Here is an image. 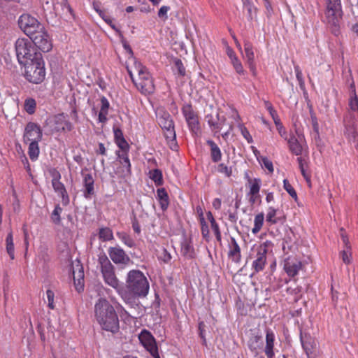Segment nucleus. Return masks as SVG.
Instances as JSON below:
<instances>
[{
  "instance_id": "c85d7f7f",
  "label": "nucleus",
  "mask_w": 358,
  "mask_h": 358,
  "mask_svg": "<svg viewBox=\"0 0 358 358\" xmlns=\"http://www.w3.org/2000/svg\"><path fill=\"white\" fill-rule=\"evenodd\" d=\"M210 149V157L213 162H218L222 159V152L218 145L212 140L206 141Z\"/></svg>"
},
{
  "instance_id": "c03bdc74",
  "label": "nucleus",
  "mask_w": 358,
  "mask_h": 358,
  "mask_svg": "<svg viewBox=\"0 0 358 358\" xmlns=\"http://www.w3.org/2000/svg\"><path fill=\"white\" fill-rule=\"evenodd\" d=\"M301 343L307 356L310 357V355L313 353V351L314 341L312 340V338H310L306 340L301 339Z\"/></svg>"
},
{
  "instance_id": "6e6d98bb",
  "label": "nucleus",
  "mask_w": 358,
  "mask_h": 358,
  "mask_svg": "<svg viewBox=\"0 0 358 358\" xmlns=\"http://www.w3.org/2000/svg\"><path fill=\"white\" fill-rule=\"evenodd\" d=\"M235 70V71L241 75L244 76L246 73V71L244 70L243 64L240 59H238L236 62H234L231 64Z\"/></svg>"
},
{
  "instance_id": "13d9d810",
  "label": "nucleus",
  "mask_w": 358,
  "mask_h": 358,
  "mask_svg": "<svg viewBox=\"0 0 358 358\" xmlns=\"http://www.w3.org/2000/svg\"><path fill=\"white\" fill-rule=\"evenodd\" d=\"M310 113L313 132H317V130H320L317 118L312 110L310 111Z\"/></svg>"
},
{
  "instance_id": "9d476101",
  "label": "nucleus",
  "mask_w": 358,
  "mask_h": 358,
  "mask_svg": "<svg viewBox=\"0 0 358 358\" xmlns=\"http://www.w3.org/2000/svg\"><path fill=\"white\" fill-rule=\"evenodd\" d=\"M29 39L36 47L43 52H48L52 48V41L44 27L29 36Z\"/></svg>"
},
{
  "instance_id": "a19ab883",
  "label": "nucleus",
  "mask_w": 358,
  "mask_h": 358,
  "mask_svg": "<svg viewBox=\"0 0 358 358\" xmlns=\"http://www.w3.org/2000/svg\"><path fill=\"white\" fill-rule=\"evenodd\" d=\"M297 161L299 163V166L300 169V171L301 172L302 176H303L304 179L307 182V183L310 185V175L306 172L305 166H306V161L302 158V157H298Z\"/></svg>"
},
{
  "instance_id": "bb28decb",
  "label": "nucleus",
  "mask_w": 358,
  "mask_h": 358,
  "mask_svg": "<svg viewBox=\"0 0 358 358\" xmlns=\"http://www.w3.org/2000/svg\"><path fill=\"white\" fill-rule=\"evenodd\" d=\"M119 295L121 296L122 299L124 301L125 303L128 304L131 307H134L137 306L136 298H138L137 296L134 295L131 292L122 288L121 286L116 289Z\"/></svg>"
},
{
  "instance_id": "603ef678",
  "label": "nucleus",
  "mask_w": 358,
  "mask_h": 358,
  "mask_svg": "<svg viewBox=\"0 0 358 358\" xmlns=\"http://www.w3.org/2000/svg\"><path fill=\"white\" fill-rule=\"evenodd\" d=\"M258 162L261 164L262 166L266 169L269 171V173H271L273 172V163L267 157H261V159Z\"/></svg>"
},
{
  "instance_id": "c9c22d12",
  "label": "nucleus",
  "mask_w": 358,
  "mask_h": 358,
  "mask_svg": "<svg viewBox=\"0 0 358 358\" xmlns=\"http://www.w3.org/2000/svg\"><path fill=\"white\" fill-rule=\"evenodd\" d=\"M40 150L38 143L31 142L29 145L28 155L32 161H36L39 155Z\"/></svg>"
},
{
  "instance_id": "0eeeda50",
  "label": "nucleus",
  "mask_w": 358,
  "mask_h": 358,
  "mask_svg": "<svg viewBox=\"0 0 358 358\" xmlns=\"http://www.w3.org/2000/svg\"><path fill=\"white\" fill-rule=\"evenodd\" d=\"M324 22L333 29L336 34L339 27V22L343 16L341 2H326Z\"/></svg>"
},
{
  "instance_id": "a211bd4d",
  "label": "nucleus",
  "mask_w": 358,
  "mask_h": 358,
  "mask_svg": "<svg viewBox=\"0 0 358 358\" xmlns=\"http://www.w3.org/2000/svg\"><path fill=\"white\" fill-rule=\"evenodd\" d=\"M139 340L143 346L150 352L153 357L159 358L155 338L148 331L143 330L139 335Z\"/></svg>"
},
{
  "instance_id": "f704fd0d",
  "label": "nucleus",
  "mask_w": 358,
  "mask_h": 358,
  "mask_svg": "<svg viewBox=\"0 0 358 358\" xmlns=\"http://www.w3.org/2000/svg\"><path fill=\"white\" fill-rule=\"evenodd\" d=\"M164 131V136L166 138V140L170 143V147L172 150H175V148L177 147L176 139V131L174 129V126L171 128L165 129Z\"/></svg>"
},
{
  "instance_id": "58836bf2",
  "label": "nucleus",
  "mask_w": 358,
  "mask_h": 358,
  "mask_svg": "<svg viewBox=\"0 0 358 358\" xmlns=\"http://www.w3.org/2000/svg\"><path fill=\"white\" fill-rule=\"evenodd\" d=\"M99 238L102 241H108L113 239L112 230L108 227H101L99 229Z\"/></svg>"
},
{
  "instance_id": "aec40b11",
  "label": "nucleus",
  "mask_w": 358,
  "mask_h": 358,
  "mask_svg": "<svg viewBox=\"0 0 358 358\" xmlns=\"http://www.w3.org/2000/svg\"><path fill=\"white\" fill-rule=\"evenodd\" d=\"M275 334L271 329H267L266 330V344L264 348L262 350L264 352L267 358H274L275 357Z\"/></svg>"
},
{
  "instance_id": "f03ea898",
  "label": "nucleus",
  "mask_w": 358,
  "mask_h": 358,
  "mask_svg": "<svg viewBox=\"0 0 358 358\" xmlns=\"http://www.w3.org/2000/svg\"><path fill=\"white\" fill-rule=\"evenodd\" d=\"M129 76L136 87L143 94H151L154 92L155 85L152 78L147 68L141 62L135 61L134 67L128 69Z\"/></svg>"
},
{
  "instance_id": "4d7b16f0",
  "label": "nucleus",
  "mask_w": 358,
  "mask_h": 358,
  "mask_svg": "<svg viewBox=\"0 0 358 358\" xmlns=\"http://www.w3.org/2000/svg\"><path fill=\"white\" fill-rule=\"evenodd\" d=\"M117 145L121 149L122 152H127L129 150V144L124 138L115 141Z\"/></svg>"
},
{
  "instance_id": "052dcab7",
  "label": "nucleus",
  "mask_w": 358,
  "mask_h": 358,
  "mask_svg": "<svg viewBox=\"0 0 358 358\" xmlns=\"http://www.w3.org/2000/svg\"><path fill=\"white\" fill-rule=\"evenodd\" d=\"M211 228L215 235L216 239L218 241H221L222 237H221V232L220 231L219 225L218 224L215 222L213 223H211Z\"/></svg>"
},
{
  "instance_id": "9b49d317",
  "label": "nucleus",
  "mask_w": 358,
  "mask_h": 358,
  "mask_svg": "<svg viewBox=\"0 0 358 358\" xmlns=\"http://www.w3.org/2000/svg\"><path fill=\"white\" fill-rule=\"evenodd\" d=\"M18 23L20 29L29 37L43 27V25L37 19L29 14L22 15L19 18Z\"/></svg>"
},
{
  "instance_id": "a18cd8bd",
  "label": "nucleus",
  "mask_w": 358,
  "mask_h": 358,
  "mask_svg": "<svg viewBox=\"0 0 358 358\" xmlns=\"http://www.w3.org/2000/svg\"><path fill=\"white\" fill-rule=\"evenodd\" d=\"M150 178L155 182L156 185H159L162 183V173L159 169H154L150 171Z\"/></svg>"
},
{
  "instance_id": "4be33fe9",
  "label": "nucleus",
  "mask_w": 358,
  "mask_h": 358,
  "mask_svg": "<svg viewBox=\"0 0 358 358\" xmlns=\"http://www.w3.org/2000/svg\"><path fill=\"white\" fill-rule=\"evenodd\" d=\"M244 51H245V57L247 61L248 67L250 70L252 71L254 76L256 75V66L255 63V54L253 51V47L250 42L245 41L244 43Z\"/></svg>"
},
{
  "instance_id": "ddd939ff",
  "label": "nucleus",
  "mask_w": 358,
  "mask_h": 358,
  "mask_svg": "<svg viewBox=\"0 0 358 358\" xmlns=\"http://www.w3.org/2000/svg\"><path fill=\"white\" fill-rule=\"evenodd\" d=\"M295 131L297 136L291 134L287 139V143L293 154L301 155L306 147V143H303L304 136L299 129H296Z\"/></svg>"
},
{
  "instance_id": "37998d69",
  "label": "nucleus",
  "mask_w": 358,
  "mask_h": 358,
  "mask_svg": "<svg viewBox=\"0 0 358 358\" xmlns=\"http://www.w3.org/2000/svg\"><path fill=\"white\" fill-rule=\"evenodd\" d=\"M200 223H201V234H202V236L203 238L206 240V241H208L209 240V234H210V231H209V228H208V226L203 217V213L201 211V218H200Z\"/></svg>"
},
{
  "instance_id": "864d4df0",
  "label": "nucleus",
  "mask_w": 358,
  "mask_h": 358,
  "mask_svg": "<svg viewBox=\"0 0 358 358\" xmlns=\"http://www.w3.org/2000/svg\"><path fill=\"white\" fill-rule=\"evenodd\" d=\"M276 210L273 207H269L267 210L266 218V220L267 222L271 224H275L277 222L275 217L276 215Z\"/></svg>"
},
{
  "instance_id": "b1692460",
  "label": "nucleus",
  "mask_w": 358,
  "mask_h": 358,
  "mask_svg": "<svg viewBox=\"0 0 358 358\" xmlns=\"http://www.w3.org/2000/svg\"><path fill=\"white\" fill-rule=\"evenodd\" d=\"M228 257L235 263H239L241 259V248L234 237H231L229 242Z\"/></svg>"
},
{
  "instance_id": "5701e85b",
  "label": "nucleus",
  "mask_w": 358,
  "mask_h": 358,
  "mask_svg": "<svg viewBox=\"0 0 358 358\" xmlns=\"http://www.w3.org/2000/svg\"><path fill=\"white\" fill-rule=\"evenodd\" d=\"M83 195L88 199L94 193V180L91 173H83Z\"/></svg>"
},
{
  "instance_id": "f3484780",
  "label": "nucleus",
  "mask_w": 358,
  "mask_h": 358,
  "mask_svg": "<svg viewBox=\"0 0 358 358\" xmlns=\"http://www.w3.org/2000/svg\"><path fill=\"white\" fill-rule=\"evenodd\" d=\"M301 268L302 262L295 256H289L284 260L283 269L289 277L298 275Z\"/></svg>"
},
{
  "instance_id": "338daca9",
  "label": "nucleus",
  "mask_w": 358,
  "mask_h": 358,
  "mask_svg": "<svg viewBox=\"0 0 358 358\" xmlns=\"http://www.w3.org/2000/svg\"><path fill=\"white\" fill-rule=\"evenodd\" d=\"M277 130L280 134V136L285 138V140L287 141L288 138H287V131L285 129V127L282 126V127H280L279 128H277Z\"/></svg>"
},
{
  "instance_id": "20e7f679",
  "label": "nucleus",
  "mask_w": 358,
  "mask_h": 358,
  "mask_svg": "<svg viewBox=\"0 0 358 358\" xmlns=\"http://www.w3.org/2000/svg\"><path fill=\"white\" fill-rule=\"evenodd\" d=\"M23 65L25 68L24 77L29 82L38 84L43 81L45 77V69L42 55H36L34 59Z\"/></svg>"
},
{
  "instance_id": "49530a36",
  "label": "nucleus",
  "mask_w": 358,
  "mask_h": 358,
  "mask_svg": "<svg viewBox=\"0 0 358 358\" xmlns=\"http://www.w3.org/2000/svg\"><path fill=\"white\" fill-rule=\"evenodd\" d=\"M217 171L220 173H222L228 178L231 177L232 175V168L231 166H227L224 163H220L218 164Z\"/></svg>"
},
{
  "instance_id": "e433bc0d",
  "label": "nucleus",
  "mask_w": 358,
  "mask_h": 358,
  "mask_svg": "<svg viewBox=\"0 0 358 358\" xmlns=\"http://www.w3.org/2000/svg\"><path fill=\"white\" fill-rule=\"evenodd\" d=\"M63 209L59 206V204H57L55 206L54 210H52L51 215H50V219L51 221L57 225H59L61 224V214L62 213Z\"/></svg>"
},
{
  "instance_id": "2eb2a0df",
  "label": "nucleus",
  "mask_w": 358,
  "mask_h": 358,
  "mask_svg": "<svg viewBox=\"0 0 358 358\" xmlns=\"http://www.w3.org/2000/svg\"><path fill=\"white\" fill-rule=\"evenodd\" d=\"M110 259L115 264L128 265L131 262L130 257L120 246L110 247L108 250Z\"/></svg>"
},
{
  "instance_id": "7ed1b4c3",
  "label": "nucleus",
  "mask_w": 358,
  "mask_h": 358,
  "mask_svg": "<svg viewBox=\"0 0 358 358\" xmlns=\"http://www.w3.org/2000/svg\"><path fill=\"white\" fill-rule=\"evenodd\" d=\"M126 288L138 297H145L150 289L148 280L139 270H131L126 278Z\"/></svg>"
},
{
  "instance_id": "bf43d9fd",
  "label": "nucleus",
  "mask_w": 358,
  "mask_h": 358,
  "mask_svg": "<svg viewBox=\"0 0 358 358\" xmlns=\"http://www.w3.org/2000/svg\"><path fill=\"white\" fill-rule=\"evenodd\" d=\"M101 108H100L99 111L108 113L110 103H109V101H108V99L105 96L101 97Z\"/></svg>"
},
{
  "instance_id": "4468645a",
  "label": "nucleus",
  "mask_w": 358,
  "mask_h": 358,
  "mask_svg": "<svg viewBox=\"0 0 358 358\" xmlns=\"http://www.w3.org/2000/svg\"><path fill=\"white\" fill-rule=\"evenodd\" d=\"M182 112L190 131L196 134L199 130V122L198 116L192 106L189 104L185 105L182 108Z\"/></svg>"
},
{
  "instance_id": "774afa93",
  "label": "nucleus",
  "mask_w": 358,
  "mask_h": 358,
  "mask_svg": "<svg viewBox=\"0 0 358 358\" xmlns=\"http://www.w3.org/2000/svg\"><path fill=\"white\" fill-rule=\"evenodd\" d=\"M107 113L101 112L99 113V121L101 123H105L107 121Z\"/></svg>"
},
{
  "instance_id": "c756f323",
  "label": "nucleus",
  "mask_w": 358,
  "mask_h": 358,
  "mask_svg": "<svg viewBox=\"0 0 358 358\" xmlns=\"http://www.w3.org/2000/svg\"><path fill=\"white\" fill-rule=\"evenodd\" d=\"M181 252L188 258H192L194 256V249L191 240L184 238L181 243Z\"/></svg>"
},
{
  "instance_id": "69168bd1",
  "label": "nucleus",
  "mask_w": 358,
  "mask_h": 358,
  "mask_svg": "<svg viewBox=\"0 0 358 358\" xmlns=\"http://www.w3.org/2000/svg\"><path fill=\"white\" fill-rule=\"evenodd\" d=\"M119 307L121 308L120 312V317L125 320H129L131 318V316L129 314V313L121 306L119 305Z\"/></svg>"
},
{
  "instance_id": "f8f14e48",
  "label": "nucleus",
  "mask_w": 358,
  "mask_h": 358,
  "mask_svg": "<svg viewBox=\"0 0 358 358\" xmlns=\"http://www.w3.org/2000/svg\"><path fill=\"white\" fill-rule=\"evenodd\" d=\"M43 137L41 127L35 122H29L27 124L23 134V141L25 143H39Z\"/></svg>"
},
{
  "instance_id": "79ce46f5",
  "label": "nucleus",
  "mask_w": 358,
  "mask_h": 358,
  "mask_svg": "<svg viewBox=\"0 0 358 358\" xmlns=\"http://www.w3.org/2000/svg\"><path fill=\"white\" fill-rule=\"evenodd\" d=\"M173 71L179 76L184 77L185 76V68L180 59H176L174 60Z\"/></svg>"
},
{
  "instance_id": "39448f33",
  "label": "nucleus",
  "mask_w": 358,
  "mask_h": 358,
  "mask_svg": "<svg viewBox=\"0 0 358 358\" xmlns=\"http://www.w3.org/2000/svg\"><path fill=\"white\" fill-rule=\"evenodd\" d=\"M15 49L17 61L22 65L34 59L36 55H41L36 51L29 38H18L15 41Z\"/></svg>"
},
{
  "instance_id": "6e6552de",
  "label": "nucleus",
  "mask_w": 358,
  "mask_h": 358,
  "mask_svg": "<svg viewBox=\"0 0 358 358\" xmlns=\"http://www.w3.org/2000/svg\"><path fill=\"white\" fill-rule=\"evenodd\" d=\"M272 245L271 242L266 241L255 248L254 254L251 255L253 259L251 269L252 275L262 271L267 262L268 248Z\"/></svg>"
},
{
  "instance_id": "cd10ccee",
  "label": "nucleus",
  "mask_w": 358,
  "mask_h": 358,
  "mask_svg": "<svg viewBox=\"0 0 358 358\" xmlns=\"http://www.w3.org/2000/svg\"><path fill=\"white\" fill-rule=\"evenodd\" d=\"M119 162L122 166V175L127 176L131 174V163L128 157L127 152H122V154H117Z\"/></svg>"
},
{
  "instance_id": "2f4dec72",
  "label": "nucleus",
  "mask_w": 358,
  "mask_h": 358,
  "mask_svg": "<svg viewBox=\"0 0 358 358\" xmlns=\"http://www.w3.org/2000/svg\"><path fill=\"white\" fill-rule=\"evenodd\" d=\"M157 198L162 210H166L169 204L168 194L164 188L157 189Z\"/></svg>"
},
{
  "instance_id": "dca6fc26",
  "label": "nucleus",
  "mask_w": 358,
  "mask_h": 358,
  "mask_svg": "<svg viewBox=\"0 0 358 358\" xmlns=\"http://www.w3.org/2000/svg\"><path fill=\"white\" fill-rule=\"evenodd\" d=\"M52 185L55 192L62 198V203L64 206L69 203V196L63 183L60 182L61 175L58 171H54L52 174Z\"/></svg>"
},
{
  "instance_id": "de8ad7c7",
  "label": "nucleus",
  "mask_w": 358,
  "mask_h": 358,
  "mask_svg": "<svg viewBox=\"0 0 358 358\" xmlns=\"http://www.w3.org/2000/svg\"><path fill=\"white\" fill-rule=\"evenodd\" d=\"M283 187L287 192L292 196V198H293L295 201H297V194L294 187L287 179H284L283 180Z\"/></svg>"
},
{
  "instance_id": "5fc2aeb1",
  "label": "nucleus",
  "mask_w": 358,
  "mask_h": 358,
  "mask_svg": "<svg viewBox=\"0 0 358 358\" xmlns=\"http://www.w3.org/2000/svg\"><path fill=\"white\" fill-rule=\"evenodd\" d=\"M46 296L48 299V307L51 310H54L55 308V294L53 291H52L51 289H48L46 291Z\"/></svg>"
},
{
  "instance_id": "e2e57ef3",
  "label": "nucleus",
  "mask_w": 358,
  "mask_h": 358,
  "mask_svg": "<svg viewBox=\"0 0 358 358\" xmlns=\"http://www.w3.org/2000/svg\"><path fill=\"white\" fill-rule=\"evenodd\" d=\"M294 71L296 73V79L299 83V85H303L304 81H303V73H302L300 68L298 66H294Z\"/></svg>"
},
{
  "instance_id": "09e8293b",
  "label": "nucleus",
  "mask_w": 358,
  "mask_h": 358,
  "mask_svg": "<svg viewBox=\"0 0 358 358\" xmlns=\"http://www.w3.org/2000/svg\"><path fill=\"white\" fill-rule=\"evenodd\" d=\"M238 127L243 137L247 141V142L248 143H253L252 137L250 135L248 129L243 124H239L238 125Z\"/></svg>"
},
{
  "instance_id": "7c9ffc66",
  "label": "nucleus",
  "mask_w": 358,
  "mask_h": 358,
  "mask_svg": "<svg viewBox=\"0 0 358 358\" xmlns=\"http://www.w3.org/2000/svg\"><path fill=\"white\" fill-rule=\"evenodd\" d=\"M158 122L162 129L171 128L174 126L173 122L168 113L163 112L159 114Z\"/></svg>"
},
{
  "instance_id": "ea45409f",
  "label": "nucleus",
  "mask_w": 358,
  "mask_h": 358,
  "mask_svg": "<svg viewBox=\"0 0 358 358\" xmlns=\"http://www.w3.org/2000/svg\"><path fill=\"white\" fill-rule=\"evenodd\" d=\"M36 108V102L35 99L32 98H27L24 101V109L29 115H32L35 113Z\"/></svg>"
},
{
  "instance_id": "a878e982",
  "label": "nucleus",
  "mask_w": 358,
  "mask_h": 358,
  "mask_svg": "<svg viewBox=\"0 0 358 358\" xmlns=\"http://www.w3.org/2000/svg\"><path fill=\"white\" fill-rule=\"evenodd\" d=\"M341 236L342 242L344 245V249L341 252L342 260L345 264H348L351 262L352 254L350 251V245H349L348 238L343 229L341 230Z\"/></svg>"
},
{
  "instance_id": "72a5a7b5",
  "label": "nucleus",
  "mask_w": 358,
  "mask_h": 358,
  "mask_svg": "<svg viewBox=\"0 0 358 358\" xmlns=\"http://www.w3.org/2000/svg\"><path fill=\"white\" fill-rule=\"evenodd\" d=\"M116 236L126 246L130 248H133L136 246L134 240L127 233L118 231L116 233Z\"/></svg>"
},
{
  "instance_id": "4c0bfd02",
  "label": "nucleus",
  "mask_w": 358,
  "mask_h": 358,
  "mask_svg": "<svg viewBox=\"0 0 358 358\" xmlns=\"http://www.w3.org/2000/svg\"><path fill=\"white\" fill-rule=\"evenodd\" d=\"M264 220V215L263 213L257 214L255 217L254 227L252 229V232L257 234L262 229Z\"/></svg>"
},
{
  "instance_id": "1a4fd4ad",
  "label": "nucleus",
  "mask_w": 358,
  "mask_h": 358,
  "mask_svg": "<svg viewBox=\"0 0 358 358\" xmlns=\"http://www.w3.org/2000/svg\"><path fill=\"white\" fill-rule=\"evenodd\" d=\"M46 124L50 127L52 132L71 131L73 128L72 124L68 120L67 115H65L64 113L50 117L46 120Z\"/></svg>"
},
{
  "instance_id": "393cba45",
  "label": "nucleus",
  "mask_w": 358,
  "mask_h": 358,
  "mask_svg": "<svg viewBox=\"0 0 358 358\" xmlns=\"http://www.w3.org/2000/svg\"><path fill=\"white\" fill-rule=\"evenodd\" d=\"M73 276L76 283V289L78 292L83 289L84 271L82 265L78 261L75 267L73 266Z\"/></svg>"
},
{
  "instance_id": "3c124183",
  "label": "nucleus",
  "mask_w": 358,
  "mask_h": 358,
  "mask_svg": "<svg viewBox=\"0 0 358 358\" xmlns=\"http://www.w3.org/2000/svg\"><path fill=\"white\" fill-rule=\"evenodd\" d=\"M345 134L350 141H357V133L355 128L351 127H345Z\"/></svg>"
},
{
  "instance_id": "0e129e2a",
  "label": "nucleus",
  "mask_w": 358,
  "mask_h": 358,
  "mask_svg": "<svg viewBox=\"0 0 358 358\" xmlns=\"http://www.w3.org/2000/svg\"><path fill=\"white\" fill-rule=\"evenodd\" d=\"M115 141L124 138L123 133L120 128L113 127Z\"/></svg>"
},
{
  "instance_id": "473e14b6",
  "label": "nucleus",
  "mask_w": 358,
  "mask_h": 358,
  "mask_svg": "<svg viewBox=\"0 0 358 358\" xmlns=\"http://www.w3.org/2000/svg\"><path fill=\"white\" fill-rule=\"evenodd\" d=\"M6 248L10 258L13 260L15 259V248L13 233L11 231L8 233L6 238Z\"/></svg>"
},
{
  "instance_id": "f257e3e1",
  "label": "nucleus",
  "mask_w": 358,
  "mask_h": 358,
  "mask_svg": "<svg viewBox=\"0 0 358 358\" xmlns=\"http://www.w3.org/2000/svg\"><path fill=\"white\" fill-rule=\"evenodd\" d=\"M95 317L101 328L112 333L119 329V320L114 307L105 299H99L94 306Z\"/></svg>"
},
{
  "instance_id": "680f3d73",
  "label": "nucleus",
  "mask_w": 358,
  "mask_h": 358,
  "mask_svg": "<svg viewBox=\"0 0 358 358\" xmlns=\"http://www.w3.org/2000/svg\"><path fill=\"white\" fill-rule=\"evenodd\" d=\"M170 10V7L167 6H162L158 11V17L160 18L167 19V13Z\"/></svg>"
},
{
  "instance_id": "412c9836",
  "label": "nucleus",
  "mask_w": 358,
  "mask_h": 358,
  "mask_svg": "<svg viewBox=\"0 0 358 358\" xmlns=\"http://www.w3.org/2000/svg\"><path fill=\"white\" fill-rule=\"evenodd\" d=\"M248 346L254 356H257L263 350V341L262 336L259 334H252L248 341Z\"/></svg>"
},
{
  "instance_id": "8fccbe9b",
  "label": "nucleus",
  "mask_w": 358,
  "mask_h": 358,
  "mask_svg": "<svg viewBox=\"0 0 358 358\" xmlns=\"http://www.w3.org/2000/svg\"><path fill=\"white\" fill-rule=\"evenodd\" d=\"M260 180L255 179L254 181L250 185V195L258 196L260 189Z\"/></svg>"
},
{
  "instance_id": "423d86ee",
  "label": "nucleus",
  "mask_w": 358,
  "mask_h": 358,
  "mask_svg": "<svg viewBox=\"0 0 358 358\" xmlns=\"http://www.w3.org/2000/svg\"><path fill=\"white\" fill-rule=\"evenodd\" d=\"M98 264L106 284L112 287L115 290L121 286L116 277L115 268L104 252H101L98 257Z\"/></svg>"
},
{
  "instance_id": "6ab92c4d",
  "label": "nucleus",
  "mask_w": 358,
  "mask_h": 358,
  "mask_svg": "<svg viewBox=\"0 0 358 358\" xmlns=\"http://www.w3.org/2000/svg\"><path fill=\"white\" fill-rule=\"evenodd\" d=\"M205 118L211 131L215 134H217L220 131L226 120L224 116H220L217 111H216L215 114H208Z\"/></svg>"
}]
</instances>
